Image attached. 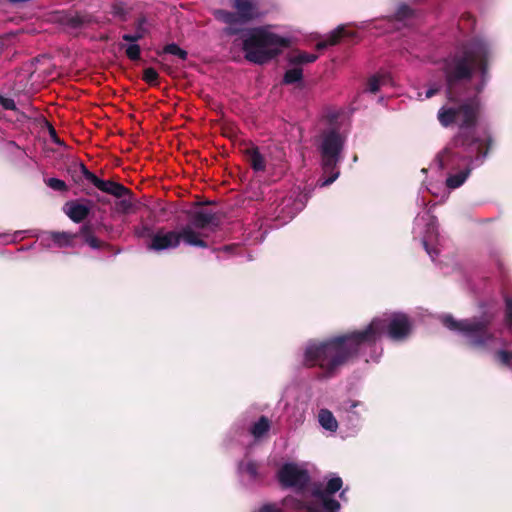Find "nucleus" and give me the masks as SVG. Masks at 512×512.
<instances>
[{
	"instance_id": "nucleus-1",
	"label": "nucleus",
	"mask_w": 512,
	"mask_h": 512,
	"mask_svg": "<svg viewBox=\"0 0 512 512\" xmlns=\"http://www.w3.org/2000/svg\"><path fill=\"white\" fill-rule=\"evenodd\" d=\"M492 57L490 44L475 37L442 61L440 70L444 78L446 97L450 102H460L457 106H442L437 113L441 126H459V131L441 155L442 162L453 157L470 160L474 151H477L478 158H483L494 144L490 133L480 138L469 131L477 125L481 115L482 102L479 95L490 80Z\"/></svg>"
},
{
	"instance_id": "nucleus-2",
	"label": "nucleus",
	"mask_w": 512,
	"mask_h": 512,
	"mask_svg": "<svg viewBox=\"0 0 512 512\" xmlns=\"http://www.w3.org/2000/svg\"><path fill=\"white\" fill-rule=\"evenodd\" d=\"M411 332L412 321L407 314L385 313L374 317L362 330L310 342L305 347L302 364L306 368L318 367L324 378H332L342 367L357 360L365 348L375 346L383 335L392 341L401 342Z\"/></svg>"
},
{
	"instance_id": "nucleus-3",
	"label": "nucleus",
	"mask_w": 512,
	"mask_h": 512,
	"mask_svg": "<svg viewBox=\"0 0 512 512\" xmlns=\"http://www.w3.org/2000/svg\"><path fill=\"white\" fill-rule=\"evenodd\" d=\"M290 46V38L271 32L266 27L248 28L241 43L245 60L256 65L271 62Z\"/></svg>"
},
{
	"instance_id": "nucleus-4",
	"label": "nucleus",
	"mask_w": 512,
	"mask_h": 512,
	"mask_svg": "<svg viewBox=\"0 0 512 512\" xmlns=\"http://www.w3.org/2000/svg\"><path fill=\"white\" fill-rule=\"evenodd\" d=\"M493 311H484L480 316L456 320L451 315L442 318V324L449 330L460 333L469 348L477 351H490L496 335L491 327L495 320Z\"/></svg>"
},
{
	"instance_id": "nucleus-5",
	"label": "nucleus",
	"mask_w": 512,
	"mask_h": 512,
	"mask_svg": "<svg viewBox=\"0 0 512 512\" xmlns=\"http://www.w3.org/2000/svg\"><path fill=\"white\" fill-rule=\"evenodd\" d=\"M343 146L344 139L338 131L331 130L323 136L321 144L322 166L324 172L331 175L321 183L322 187L332 184L338 178L339 171L336 168L340 161Z\"/></svg>"
},
{
	"instance_id": "nucleus-6",
	"label": "nucleus",
	"mask_w": 512,
	"mask_h": 512,
	"mask_svg": "<svg viewBox=\"0 0 512 512\" xmlns=\"http://www.w3.org/2000/svg\"><path fill=\"white\" fill-rule=\"evenodd\" d=\"M446 149V147L438 154L437 156V160L439 162V167L441 169H445V168H448V167H455V166H459L460 164H464L466 165L465 169L456 173V174H451L447 177L446 179V186L450 189H456V188H459L461 185L464 184V182L466 181V179L468 178V176L470 175L471 173V164L474 162V161H477L479 162L480 164H482L485 160V158L487 157V155L483 158H478L477 156V151H474L473 153V156L470 160H466V159H462L460 157H453L451 160H447V161H441V155L442 153L444 152V150Z\"/></svg>"
},
{
	"instance_id": "nucleus-7",
	"label": "nucleus",
	"mask_w": 512,
	"mask_h": 512,
	"mask_svg": "<svg viewBox=\"0 0 512 512\" xmlns=\"http://www.w3.org/2000/svg\"><path fill=\"white\" fill-rule=\"evenodd\" d=\"M232 6L236 12L220 9L215 12L216 18L222 22L233 23L242 20L249 23L260 16L253 0H234Z\"/></svg>"
},
{
	"instance_id": "nucleus-8",
	"label": "nucleus",
	"mask_w": 512,
	"mask_h": 512,
	"mask_svg": "<svg viewBox=\"0 0 512 512\" xmlns=\"http://www.w3.org/2000/svg\"><path fill=\"white\" fill-rule=\"evenodd\" d=\"M277 479L284 488L304 489L310 482L308 471L295 463L283 464L277 472Z\"/></svg>"
},
{
	"instance_id": "nucleus-9",
	"label": "nucleus",
	"mask_w": 512,
	"mask_h": 512,
	"mask_svg": "<svg viewBox=\"0 0 512 512\" xmlns=\"http://www.w3.org/2000/svg\"><path fill=\"white\" fill-rule=\"evenodd\" d=\"M88 177L89 183L104 193L110 194L116 198L131 195V190L120 183L114 182L112 180L100 179L94 173H88Z\"/></svg>"
},
{
	"instance_id": "nucleus-10",
	"label": "nucleus",
	"mask_w": 512,
	"mask_h": 512,
	"mask_svg": "<svg viewBox=\"0 0 512 512\" xmlns=\"http://www.w3.org/2000/svg\"><path fill=\"white\" fill-rule=\"evenodd\" d=\"M179 246V235L177 231L164 232L162 229L151 237L148 249L154 251H162L166 249H174Z\"/></svg>"
},
{
	"instance_id": "nucleus-11",
	"label": "nucleus",
	"mask_w": 512,
	"mask_h": 512,
	"mask_svg": "<svg viewBox=\"0 0 512 512\" xmlns=\"http://www.w3.org/2000/svg\"><path fill=\"white\" fill-rule=\"evenodd\" d=\"M189 225L196 229H206L208 227H219L220 217L213 212L205 210H196L188 212Z\"/></svg>"
},
{
	"instance_id": "nucleus-12",
	"label": "nucleus",
	"mask_w": 512,
	"mask_h": 512,
	"mask_svg": "<svg viewBox=\"0 0 512 512\" xmlns=\"http://www.w3.org/2000/svg\"><path fill=\"white\" fill-rule=\"evenodd\" d=\"M246 161L255 172H263L266 169V160L260 153L259 148L251 145L243 151Z\"/></svg>"
},
{
	"instance_id": "nucleus-13",
	"label": "nucleus",
	"mask_w": 512,
	"mask_h": 512,
	"mask_svg": "<svg viewBox=\"0 0 512 512\" xmlns=\"http://www.w3.org/2000/svg\"><path fill=\"white\" fill-rule=\"evenodd\" d=\"M65 212L73 222L81 223L88 217L90 208L78 201H69L65 204Z\"/></svg>"
},
{
	"instance_id": "nucleus-14",
	"label": "nucleus",
	"mask_w": 512,
	"mask_h": 512,
	"mask_svg": "<svg viewBox=\"0 0 512 512\" xmlns=\"http://www.w3.org/2000/svg\"><path fill=\"white\" fill-rule=\"evenodd\" d=\"M194 227L191 225H186L178 232L179 235V243L183 240L186 244L190 246H196L201 248H207L208 244L206 241L200 238V234L193 229Z\"/></svg>"
},
{
	"instance_id": "nucleus-15",
	"label": "nucleus",
	"mask_w": 512,
	"mask_h": 512,
	"mask_svg": "<svg viewBox=\"0 0 512 512\" xmlns=\"http://www.w3.org/2000/svg\"><path fill=\"white\" fill-rule=\"evenodd\" d=\"M350 35H352V33L347 32L344 26H339L333 30L324 41L318 42L316 48L322 50L328 46H334L338 44L342 38Z\"/></svg>"
},
{
	"instance_id": "nucleus-16",
	"label": "nucleus",
	"mask_w": 512,
	"mask_h": 512,
	"mask_svg": "<svg viewBox=\"0 0 512 512\" xmlns=\"http://www.w3.org/2000/svg\"><path fill=\"white\" fill-rule=\"evenodd\" d=\"M343 486V481L339 476L331 478L324 489L315 487L312 491L313 496L333 495L338 492Z\"/></svg>"
},
{
	"instance_id": "nucleus-17",
	"label": "nucleus",
	"mask_w": 512,
	"mask_h": 512,
	"mask_svg": "<svg viewBox=\"0 0 512 512\" xmlns=\"http://www.w3.org/2000/svg\"><path fill=\"white\" fill-rule=\"evenodd\" d=\"M89 23H91V16L88 14L76 13L74 15H67L63 19V24L71 29H80Z\"/></svg>"
},
{
	"instance_id": "nucleus-18",
	"label": "nucleus",
	"mask_w": 512,
	"mask_h": 512,
	"mask_svg": "<svg viewBox=\"0 0 512 512\" xmlns=\"http://www.w3.org/2000/svg\"><path fill=\"white\" fill-rule=\"evenodd\" d=\"M68 173L70 174L73 182L75 184L82 183L83 179L87 180L89 182L88 173H92L88 170L86 165L82 162L75 163L72 166L68 168Z\"/></svg>"
},
{
	"instance_id": "nucleus-19",
	"label": "nucleus",
	"mask_w": 512,
	"mask_h": 512,
	"mask_svg": "<svg viewBox=\"0 0 512 512\" xmlns=\"http://www.w3.org/2000/svg\"><path fill=\"white\" fill-rule=\"evenodd\" d=\"M146 23L145 17H140L136 21V28H134L135 33L133 34H124L122 35V39L126 42L130 43H136L142 38H144L147 30L144 28V25Z\"/></svg>"
},
{
	"instance_id": "nucleus-20",
	"label": "nucleus",
	"mask_w": 512,
	"mask_h": 512,
	"mask_svg": "<svg viewBox=\"0 0 512 512\" xmlns=\"http://www.w3.org/2000/svg\"><path fill=\"white\" fill-rule=\"evenodd\" d=\"M49 239H51L54 244L59 247H69L72 245L73 239L76 237V235H73L69 232H49L48 233Z\"/></svg>"
},
{
	"instance_id": "nucleus-21",
	"label": "nucleus",
	"mask_w": 512,
	"mask_h": 512,
	"mask_svg": "<svg viewBox=\"0 0 512 512\" xmlns=\"http://www.w3.org/2000/svg\"><path fill=\"white\" fill-rule=\"evenodd\" d=\"M320 501V507L317 512H339L340 503L330 495L314 496Z\"/></svg>"
},
{
	"instance_id": "nucleus-22",
	"label": "nucleus",
	"mask_w": 512,
	"mask_h": 512,
	"mask_svg": "<svg viewBox=\"0 0 512 512\" xmlns=\"http://www.w3.org/2000/svg\"><path fill=\"white\" fill-rule=\"evenodd\" d=\"M80 234L83 236L85 243L93 249H100L104 246H108V244L100 241L93 235L90 225H83L80 229Z\"/></svg>"
},
{
	"instance_id": "nucleus-23",
	"label": "nucleus",
	"mask_w": 512,
	"mask_h": 512,
	"mask_svg": "<svg viewBox=\"0 0 512 512\" xmlns=\"http://www.w3.org/2000/svg\"><path fill=\"white\" fill-rule=\"evenodd\" d=\"M319 423L320 425L331 432H335L338 428L337 420L334 415L328 409H321L319 412Z\"/></svg>"
},
{
	"instance_id": "nucleus-24",
	"label": "nucleus",
	"mask_w": 512,
	"mask_h": 512,
	"mask_svg": "<svg viewBox=\"0 0 512 512\" xmlns=\"http://www.w3.org/2000/svg\"><path fill=\"white\" fill-rule=\"evenodd\" d=\"M227 26L223 29V32L227 36H240L241 42L243 41L244 35L248 28H242L241 26L247 24L242 20L235 21L233 23L224 22Z\"/></svg>"
},
{
	"instance_id": "nucleus-25",
	"label": "nucleus",
	"mask_w": 512,
	"mask_h": 512,
	"mask_svg": "<svg viewBox=\"0 0 512 512\" xmlns=\"http://www.w3.org/2000/svg\"><path fill=\"white\" fill-rule=\"evenodd\" d=\"M414 16L415 10L412 9L409 5L402 3L398 6L391 19L397 22L406 23V21L414 18Z\"/></svg>"
},
{
	"instance_id": "nucleus-26",
	"label": "nucleus",
	"mask_w": 512,
	"mask_h": 512,
	"mask_svg": "<svg viewBox=\"0 0 512 512\" xmlns=\"http://www.w3.org/2000/svg\"><path fill=\"white\" fill-rule=\"evenodd\" d=\"M270 429V420L266 416H261L257 422H255L251 428L250 433L255 438L263 437Z\"/></svg>"
},
{
	"instance_id": "nucleus-27",
	"label": "nucleus",
	"mask_w": 512,
	"mask_h": 512,
	"mask_svg": "<svg viewBox=\"0 0 512 512\" xmlns=\"http://www.w3.org/2000/svg\"><path fill=\"white\" fill-rule=\"evenodd\" d=\"M317 58L318 56L316 54H310L307 52H297L296 54H291L288 60L290 64L301 65L313 63L317 60Z\"/></svg>"
},
{
	"instance_id": "nucleus-28",
	"label": "nucleus",
	"mask_w": 512,
	"mask_h": 512,
	"mask_svg": "<svg viewBox=\"0 0 512 512\" xmlns=\"http://www.w3.org/2000/svg\"><path fill=\"white\" fill-rule=\"evenodd\" d=\"M303 78V70L300 67H295L292 69H288L283 77V82L285 84H294L296 82L301 81Z\"/></svg>"
},
{
	"instance_id": "nucleus-29",
	"label": "nucleus",
	"mask_w": 512,
	"mask_h": 512,
	"mask_svg": "<svg viewBox=\"0 0 512 512\" xmlns=\"http://www.w3.org/2000/svg\"><path fill=\"white\" fill-rule=\"evenodd\" d=\"M239 469L247 473L252 479H257L259 476V464L254 460H249L245 463L241 462L239 464Z\"/></svg>"
},
{
	"instance_id": "nucleus-30",
	"label": "nucleus",
	"mask_w": 512,
	"mask_h": 512,
	"mask_svg": "<svg viewBox=\"0 0 512 512\" xmlns=\"http://www.w3.org/2000/svg\"><path fill=\"white\" fill-rule=\"evenodd\" d=\"M388 81V78L384 75H373L368 80V90L371 93H376L379 91L381 85L385 84Z\"/></svg>"
},
{
	"instance_id": "nucleus-31",
	"label": "nucleus",
	"mask_w": 512,
	"mask_h": 512,
	"mask_svg": "<svg viewBox=\"0 0 512 512\" xmlns=\"http://www.w3.org/2000/svg\"><path fill=\"white\" fill-rule=\"evenodd\" d=\"M163 53L175 55L181 60H186L188 57V53L186 50L182 49L176 43H170L164 46Z\"/></svg>"
},
{
	"instance_id": "nucleus-32",
	"label": "nucleus",
	"mask_w": 512,
	"mask_h": 512,
	"mask_svg": "<svg viewBox=\"0 0 512 512\" xmlns=\"http://www.w3.org/2000/svg\"><path fill=\"white\" fill-rule=\"evenodd\" d=\"M46 185L54 191L67 192L69 190L68 185L65 181L58 178H48L45 180Z\"/></svg>"
},
{
	"instance_id": "nucleus-33",
	"label": "nucleus",
	"mask_w": 512,
	"mask_h": 512,
	"mask_svg": "<svg viewBox=\"0 0 512 512\" xmlns=\"http://www.w3.org/2000/svg\"><path fill=\"white\" fill-rule=\"evenodd\" d=\"M142 79L151 86H157L159 74L154 68L148 67L144 69Z\"/></svg>"
},
{
	"instance_id": "nucleus-34",
	"label": "nucleus",
	"mask_w": 512,
	"mask_h": 512,
	"mask_svg": "<svg viewBox=\"0 0 512 512\" xmlns=\"http://www.w3.org/2000/svg\"><path fill=\"white\" fill-rule=\"evenodd\" d=\"M125 54L131 61H138L141 58V48L136 43H131L126 47Z\"/></svg>"
},
{
	"instance_id": "nucleus-35",
	"label": "nucleus",
	"mask_w": 512,
	"mask_h": 512,
	"mask_svg": "<svg viewBox=\"0 0 512 512\" xmlns=\"http://www.w3.org/2000/svg\"><path fill=\"white\" fill-rule=\"evenodd\" d=\"M132 195H133V193L131 192L130 196H124V197L119 198L120 200L116 203V205H117V209L120 212L128 213L132 209V206H133Z\"/></svg>"
},
{
	"instance_id": "nucleus-36",
	"label": "nucleus",
	"mask_w": 512,
	"mask_h": 512,
	"mask_svg": "<svg viewBox=\"0 0 512 512\" xmlns=\"http://www.w3.org/2000/svg\"><path fill=\"white\" fill-rule=\"evenodd\" d=\"M496 359L505 366L510 367L512 362V351L499 350L495 354Z\"/></svg>"
},
{
	"instance_id": "nucleus-37",
	"label": "nucleus",
	"mask_w": 512,
	"mask_h": 512,
	"mask_svg": "<svg viewBox=\"0 0 512 512\" xmlns=\"http://www.w3.org/2000/svg\"><path fill=\"white\" fill-rule=\"evenodd\" d=\"M505 320L508 326H512V298L505 297Z\"/></svg>"
},
{
	"instance_id": "nucleus-38",
	"label": "nucleus",
	"mask_w": 512,
	"mask_h": 512,
	"mask_svg": "<svg viewBox=\"0 0 512 512\" xmlns=\"http://www.w3.org/2000/svg\"><path fill=\"white\" fill-rule=\"evenodd\" d=\"M0 106H2L5 110H16L15 101L12 98L5 97L0 94Z\"/></svg>"
},
{
	"instance_id": "nucleus-39",
	"label": "nucleus",
	"mask_w": 512,
	"mask_h": 512,
	"mask_svg": "<svg viewBox=\"0 0 512 512\" xmlns=\"http://www.w3.org/2000/svg\"><path fill=\"white\" fill-rule=\"evenodd\" d=\"M360 405L361 402L348 399L341 404V409L347 412H354V409Z\"/></svg>"
},
{
	"instance_id": "nucleus-40",
	"label": "nucleus",
	"mask_w": 512,
	"mask_h": 512,
	"mask_svg": "<svg viewBox=\"0 0 512 512\" xmlns=\"http://www.w3.org/2000/svg\"><path fill=\"white\" fill-rule=\"evenodd\" d=\"M260 512H283V510L274 504H266L260 508Z\"/></svg>"
},
{
	"instance_id": "nucleus-41",
	"label": "nucleus",
	"mask_w": 512,
	"mask_h": 512,
	"mask_svg": "<svg viewBox=\"0 0 512 512\" xmlns=\"http://www.w3.org/2000/svg\"><path fill=\"white\" fill-rule=\"evenodd\" d=\"M439 91H440L439 85H436V84L431 85L426 91V98L433 97L434 95L438 94Z\"/></svg>"
},
{
	"instance_id": "nucleus-42",
	"label": "nucleus",
	"mask_w": 512,
	"mask_h": 512,
	"mask_svg": "<svg viewBox=\"0 0 512 512\" xmlns=\"http://www.w3.org/2000/svg\"><path fill=\"white\" fill-rule=\"evenodd\" d=\"M50 136L55 144L64 145V142L57 136L56 130L53 127L50 128Z\"/></svg>"
},
{
	"instance_id": "nucleus-43",
	"label": "nucleus",
	"mask_w": 512,
	"mask_h": 512,
	"mask_svg": "<svg viewBox=\"0 0 512 512\" xmlns=\"http://www.w3.org/2000/svg\"><path fill=\"white\" fill-rule=\"evenodd\" d=\"M423 246L426 250V252L431 256L432 259L438 254V252L435 249L430 248L426 240H423Z\"/></svg>"
},
{
	"instance_id": "nucleus-44",
	"label": "nucleus",
	"mask_w": 512,
	"mask_h": 512,
	"mask_svg": "<svg viewBox=\"0 0 512 512\" xmlns=\"http://www.w3.org/2000/svg\"><path fill=\"white\" fill-rule=\"evenodd\" d=\"M113 12L115 15H124V10L120 4H115L113 6Z\"/></svg>"
},
{
	"instance_id": "nucleus-45",
	"label": "nucleus",
	"mask_w": 512,
	"mask_h": 512,
	"mask_svg": "<svg viewBox=\"0 0 512 512\" xmlns=\"http://www.w3.org/2000/svg\"><path fill=\"white\" fill-rule=\"evenodd\" d=\"M149 234H150V228L147 226H144L142 228V231L138 233V236L144 237L145 235H149Z\"/></svg>"
},
{
	"instance_id": "nucleus-46",
	"label": "nucleus",
	"mask_w": 512,
	"mask_h": 512,
	"mask_svg": "<svg viewBox=\"0 0 512 512\" xmlns=\"http://www.w3.org/2000/svg\"><path fill=\"white\" fill-rule=\"evenodd\" d=\"M10 3H13V4H20V3H26V2H29L30 0H8Z\"/></svg>"
},
{
	"instance_id": "nucleus-47",
	"label": "nucleus",
	"mask_w": 512,
	"mask_h": 512,
	"mask_svg": "<svg viewBox=\"0 0 512 512\" xmlns=\"http://www.w3.org/2000/svg\"><path fill=\"white\" fill-rule=\"evenodd\" d=\"M345 492L346 490H343L341 493H340V498L345 500L346 499V495H345Z\"/></svg>"
},
{
	"instance_id": "nucleus-48",
	"label": "nucleus",
	"mask_w": 512,
	"mask_h": 512,
	"mask_svg": "<svg viewBox=\"0 0 512 512\" xmlns=\"http://www.w3.org/2000/svg\"><path fill=\"white\" fill-rule=\"evenodd\" d=\"M204 204L205 205H209V204H211V202L210 201H206Z\"/></svg>"
}]
</instances>
